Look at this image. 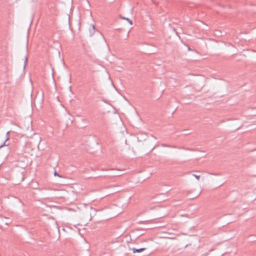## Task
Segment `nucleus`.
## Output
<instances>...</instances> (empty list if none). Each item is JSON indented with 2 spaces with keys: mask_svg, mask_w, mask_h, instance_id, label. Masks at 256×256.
<instances>
[{
  "mask_svg": "<svg viewBox=\"0 0 256 256\" xmlns=\"http://www.w3.org/2000/svg\"><path fill=\"white\" fill-rule=\"evenodd\" d=\"M188 50H190V48L189 47L188 48Z\"/></svg>",
  "mask_w": 256,
  "mask_h": 256,
  "instance_id": "9b49d317",
  "label": "nucleus"
},
{
  "mask_svg": "<svg viewBox=\"0 0 256 256\" xmlns=\"http://www.w3.org/2000/svg\"><path fill=\"white\" fill-rule=\"evenodd\" d=\"M54 175L55 176H58V177L62 178V176H60V175H59V174L56 172H54Z\"/></svg>",
  "mask_w": 256,
  "mask_h": 256,
  "instance_id": "6e6552de",
  "label": "nucleus"
},
{
  "mask_svg": "<svg viewBox=\"0 0 256 256\" xmlns=\"http://www.w3.org/2000/svg\"><path fill=\"white\" fill-rule=\"evenodd\" d=\"M192 176H194L197 180H199L200 179V176H198V175H196L195 174H192Z\"/></svg>",
  "mask_w": 256,
  "mask_h": 256,
  "instance_id": "423d86ee",
  "label": "nucleus"
},
{
  "mask_svg": "<svg viewBox=\"0 0 256 256\" xmlns=\"http://www.w3.org/2000/svg\"><path fill=\"white\" fill-rule=\"evenodd\" d=\"M170 235H172V236H170V237H167L168 238H170V239H174L175 238V236H178V234H170Z\"/></svg>",
  "mask_w": 256,
  "mask_h": 256,
  "instance_id": "39448f33",
  "label": "nucleus"
},
{
  "mask_svg": "<svg viewBox=\"0 0 256 256\" xmlns=\"http://www.w3.org/2000/svg\"><path fill=\"white\" fill-rule=\"evenodd\" d=\"M24 58V69H25L26 66V62H27V61H28V56H25Z\"/></svg>",
  "mask_w": 256,
  "mask_h": 256,
  "instance_id": "7ed1b4c3",
  "label": "nucleus"
},
{
  "mask_svg": "<svg viewBox=\"0 0 256 256\" xmlns=\"http://www.w3.org/2000/svg\"><path fill=\"white\" fill-rule=\"evenodd\" d=\"M10 131H8L7 132H6V138L5 140V142L0 146V148L4 146H8V144H6V142L9 140V134H10Z\"/></svg>",
  "mask_w": 256,
  "mask_h": 256,
  "instance_id": "f03ea898",
  "label": "nucleus"
},
{
  "mask_svg": "<svg viewBox=\"0 0 256 256\" xmlns=\"http://www.w3.org/2000/svg\"><path fill=\"white\" fill-rule=\"evenodd\" d=\"M92 29L94 30V25H92Z\"/></svg>",
  "mask_w": 256,
  "mask_h": 256,
  "instance_id": "9d476101",
  "label": "nucleus"
},
{
  "mask_svg": "<svg viewBox=\"0 0 256 256\" xmlns=\"http://www.w3.org/2000/svg\"><path fill=\"white\" fill-rule=\"evenodd\" d=\"M170 235H172V236H170V237H167L168 238H170V239H174L175 238V236H178V234H170Z\"/></svg>",
  "mask_w": 256,
  "mask_h": 256,
  "instance_id": "20e7f679",
  "label": "nucleus"
},
{
  "mask_svg": "<svg viewBox=\"0 0 256 256\" xmlns=\"http://www.w3.org/2000/svg\"><path fill=\"white\" fill-rule=\"evenodd\" d=\"M130 250L133 252V253L134 254L136 252H142L144 250H146V248H140L137 249L136 248H131Z\"/></svg>",
  "mask_w": 256,
  "mask_h": 256,
  "instance_id": "f257e3e1",
  "label": "nucleus"
},
{
  "mask_svg": "<svg viewBox=\"0 0 256 256\" xmlns=\"http://www.w3.org/2000/svg\"><path fill=\"white\" fill-rule=\"evenodd\" d=\"M126 20H128V22L130 24H132V21L130 20L128 18H126Z\"/></svg>",
  "mask_w": 256,
  "mask_h": 256,
  "instance_id": "0eeeda50",
  "label": "nucleus"
},
{
  "mask_svg": "<svg viewBox=\"0 0 256 256\" xmlns=\"http://www.w3.org/2000/svg\"><path fill=\"white\" fill-rule=\"evenodd\" d=\"M122 18L124 19V20H126V18L125 17H122Z\"/></svg>",
  "mask_w": 256,
  "mask_h": 256,
  "instance_id": "1a4fd4ad",
  "label": "nucleus"
}]
</instances>
